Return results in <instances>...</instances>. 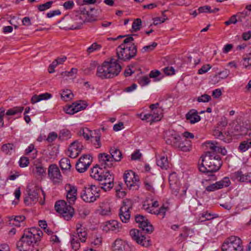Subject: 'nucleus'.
<instances>
[{"label": "nucleus", "instance_id": "1", "mask_svg": "<svg viewBox=\"0 0 251 251\" xmlns=\"http://www.w3.org/2000/svg\"><path fill=\"white\" fill-rule=\"evenodd\" d=\"M207 147L210 151H206L205 157L202 158V163L199 166L200 171L202 173L212 174L218 171L222 165V161L219 155L217 153L219 152V148L212 142H207Z\"/></svg>", "mask_w": 251, "mask_h": 251}, {"label": "nucleus", "instance_id": "2", "mask_svg": "<svg viewBox=\"0 0 251 251\" xmlns=\"http://www.w3.org/2000/svg\"><path fill=\"white\" fill-rule=\"evenodd\" d=\"M43 233L37 227L25 229L24 233L16 243L19 251H39L36 244L41 240Z\"/></svg>", "mask_w": 251, "mask_h": 251}, {"label": "nucleus", "instance_id": "3", "mask_svg": "<svg viewBox=\"0 0 251 251\" xmlns=\"http://www.w3.org/2000/svg\"><path fill=\"white\" fill-rule=\"evenodd\" d=\"M133 38L129 36L123 41V43L116 49L117 63L127 62L134 58L137 54V46L132 43Z\"/></svg>", "mask_w": 251, "mask_h": 251}, {"label": "nucleus", "instance_id": "4", "mask_svg": "<svg viewBox=\"0 0 251 251\" xmlns=\"http://www.w3.org/2000/svg\"><path fill=\"white\" fill-rule=\"evenodd\" d=\"M121 70V65L112 57L109 61H104L98 66L96 75L101 79L113 78L118 75Z\"/></svg>", "mask_w": 251, "mask_h": 251}, {"label": "nucleus", "instance_id": "5", "mask_svg": "<svg viewBox=\"0 0 251 251\" xmlns=\"http://www.w3.org/2000/svg\"><path fill=\"white\" fill-rule=\"evenodd\" d=\"M89 16V12L84 10L80 12H75L73 13L69 19H67L66 23L68 26L66 28L68 29L74 30L79 29L81 25L86 22H90L95 20V19L87 18Z\"/></svg>", "mask_w": 251, "mask_h": 251}, {"label": "nucleus", "instance_id": "6", "mask_svg": "<svg viewBox=\"0 0 251 251\" xmlns=\"http://www.w3.org/2000/svg\"><path fill=\"white\" fill-rule=\"evenodd\" d=\"M166 142L175 148L182 151H189L191 150V141L182 139L178 134H171L166 138Z\"/></svg>", "mask_w": 251, "mask_h": 251}, {"label": "nucleus", "instance_id": "7", "mask_svg": "<svg viewBox=\"0 0 251 251\" xmlns=\"http://www.w3.org/2000/svg\"><path fill=\"white\" fill-rule=\"evenodd\" d=\"M222 251H243V246L241 239L232 236L227 238L222 246Z\"/></svg>", "mask_w": 251, "mask_h": 251}, {"label": "nucleus", "instance_id": "8", "mask_svg": "<svg viewBox=\"0 0 251 251\" xmlns=\"http://www.w3.org/2000/svg\"><path fill=\"white\" fill-rule=\"evenodd\" d=\"M100 189L96 185H92L85 187L81 192V198L86 202H93L99 198Z\"/></svg>", "mask_w": 251, "mask_h": 251}, {"label": "nucleus", "instance_id": "9", "mask_svg": "<svg viewBox=\"0 0 251 251\" xmlns=\"http://www.w3.org/2000/svg\"><path fill=\"white\" fill-rule=\"evenodd\" d=\"M76 234L72 235L71 237V245L72 248L75 250H78L80 246L79 239L82 243L85 242L87 236V233L84 227H82L80 224H76Z\"/></svg>", "mask_w": 251, "mask_h": 251}, {"label": "nucleus", "instance_id": "10", "mask_svg": "<svg viewBox=\"0 0 251 251\" xmlns=\"http://www.w3.org/2000/svg\"><path fill=\"white\" fill-rule=\"evenodd\" d=\"M54 208L55 210L67 221L70 220L74 215L73 207L71 205H68L67 202L64 200L56 201Z\"/></svg>", "mask_w": 251, "mask_h": 251}, {"label": "nucleus", "instance_id": "11", "mask_svg": "<svg viewBox=\"0 0 251 251\" xmlns=\"http://www.w3.org/2000/svg\"><path fill=\"white\" fill-rule=\"evenodd\" d=\"M125 183L130 189L137 190L139 187L138 176L131 170L126 171L124 175Z\"/></svg>", "mask_w": 251, "mask_h": 251}, {"label": "nucleus", "instance_id": "12", "mask_svg": "<svg viewBox=\"0 0 251 251\" xmlns=\"http://www.w3.org/2000/svg\"><path fill=\"white\" fill-rule=\"evenodd\" d=\"M157 201H152L151 203H144L143 205L144 209L151 214L160 215L162 218H163L165 215L166 212L168 210V207L162 205L160 208L157 209L158 206Z\"/></svg>", "mask_w": 251, "mask_h": 251}, {"label": "nucleus", "instance_id": "13", "mask_svg": "<svg viewBox=\"0 0 251 251\" xmlns=\"http://www.w3.org/2000/svg\"><path fill=\"white\" fill-rule=\"evenodd\" d=\"M132 208V202L130 200L126 199L120 209L119 217L123 223H127L130 218V209Z\"/></svg>", "mask_w": 251, "mask_h": 251}, {"label": "nucleus", "instance_id": "14", "mask_svg": "<svg viewBox=\"0 0 251 251\" xmlns=\"http://www.w3.org/2000/svg\"><path fill=\"white\" fill-rule=\"evenodd\" d=\"M48 176L54 184H59L62 181V176L58 166L55 164H52L49 166Z\"/></svg>", "mask_w": 251, "mask_h": 251}, {"label": "nucleus", "instance_id": "15", "mask_svg": "<svg viewBox=\"0 0 251 251\" xmlns=\"http://www.w3.org/2000/svg\"><path fill=\"white\" fill-rule=\"evenodd\" d=\"M65 189L66 191V199L70 205L75 203L77 199V187L70 183L65 185Z\"/></svg>", "mask_w": 251, "mask_h": 251}, {"label": "nucleus", "instance_id": "16", "mask_svg": "<svg viewBox=\"0 0 251 251\" xmlns=\"http://www.w3.org/2000/svg\"><path fill=\"white\" fill-rule=\"evenodd\" d=\"M136 223H139V227L146 233H151L153 230L152 226L148 220L142 215H136L135 217Z\"/></svg>", "mask_w": 251, "mask_h": 251}, {"label": "nucleus", "instance_id": "17", "mask_svg": "<svg viewBox=\"0 0 251 251\" xmlns=\"http://www.w3.org/2000/svg\"><path fill=\"white\" fill-rule=\"evenodd\" d=\"M92 162V157L90 155H83L76 163L75 168L79 173L84 172L89 167Z\"/></svg>", "mask_w": 251, "mask_h": 251}, {"label": "nucleus", "instance_id": "18", "mask_svg": "<svg viewBox=\"0 0 251 251\" xmlns=\"http://www.w3.org/2000/svg\"><path fill=\"white\" fill-rule=\"evenodd\" d=\"M230 184L229 178L225 177L220 181H217L215 183L210 184L205 187V190L207 192H213L222 189L224 187H228Z\"/></svg>", "mask_w": 251, "mask_h": 251}, {"label": "nucleus", "instance_id": "19", "mask_svg": "<svg viewBox=\"0 0 251 251\" xmlns=\"http://www.w3.org/2000/svg\"><path fill=\"white\" fill-rule=\"evenodd\" d=\"M99 165L103 168L107 169L113 166L114 161L111 156L106 153H100L98 155Z\"/></svg>", "mask_w": 251, "mask_h": 251}, {"label": "nucleus", "instance_id": "20", "mask_svg": "<svg viewBox=\"0 0 251 251\" xmlns=\"http://www.w3.org/2000/svg\"><path fill=\"white\" fill-rule=\"evenodd\" d=\"M30 170L33 175L38 178H41L46 175V169L40 164H34Z\"/></svg>", "mask_w": 251, "mask_h": 251}, {"label": "nucleus", "instance_id": "21", "mask_svg": "<svg viewBox=\"0 0 251 251\" xmlns=\"http://www.w3.org/2000/svg\"><path fill=\"white\" fill-rule=\"evenodd\" d=\"M38 190L37 189H29L28 191V196L24 199V202L26 205L35 204L38 201Z\"/></svg>", "mask_w": 251, "mask_h": 251}, {"label": "nucleus", "instance_id": "22", "mask_svg": "<svg viewBox=\"0 0 251 251\" xmlns=\"http://www.w3.org/2000/svg\"><path fill=\"white\" fill-rule=\"evenodd\" d=\"M121 228V223L116 220H111L105 222L103 229L106 231L111 230L118 232Z\"/></svg>", "mask_w": 251, "mask_h": 251}, {"label": "nucleus", "instance_id": "23", "mask_svg": "<svg viewBox=\"0 0 251 251\" xmlns=\"http://www.w3.org/2000/svg\"><path fill=\"white\" fill-rule=\"evenodd\" d=\"M186 119L191 124H195L201 120V117L196 109H192L186 114Z\"/></svg>", "mask_w": 251, "mask_h": 251}, {"label": "nucleus", "instance_id": "24", "mask_svg": "<svg viewBox=\"0 0 251 251\" xmlns=\"http://www.w3.org/2000/svg\"><path fill=\"white\" fill-rule=\"evenodd\" d=\"M110 156L114 162L120 161L122 158V153L121 151L116 147L111 148L109 150Z\"/></svg>", "mask_w": 251, "mask_h": 251}, {"label": "nucleus", "instance_id": "25", "mask_svg": "<svg viewBox=\"0 0 251 251\" xmlns=\"http://www.w3.org/2000/svg\"><path fill=\"white\" fill-rule=\"evenodd\" d=\"M98 180L100 181V185L114 183V177L107 171L104 174H103V176H101Z\"/></svg>", "mask_w": 251, "mask_h": 251}, {"label": "nucleus", "instance_id": "26", "mask_svg": "<svg viewBox=\"0 0 251 251\" xmlns=\"http://www.w3.org/2000/svg\"><path fill=\"white\" fill-rule=\"evenodd\" d=\"M51 97V94L47 92L41 94L39 95H34L32 97L31 99V102L32 104H35V103L39 102L41 100H47L48 99H50Z\"/></svg>", "mask_w": 251, "mask_h": 251}, {"label": "nucleus", "instance_id": "27", "mask_svg": "<svg viewBox=\"0 0 251 251\" xmlns=\"http://www.w3.org/2000/svg\"><path fill=\"white\" fill-rule=\"evenodd\" d=\"M102 168L103 167H101L99 165V164L96 165L91 169L90 176L97 180L100 179V177L103 176V175H102Z\"/></svg>", "mask_w": 251, "mask_h": 251}, {"label": "nucleus", "instance_id": "28", "mask_svg": "<svg viewBox=\"0 0 251 251\" xmlns=\"http://www.w3.org/2000/svg\"><path fill=\"white\" fill-rule=\"evenodd\" d=\"M248 173L243 174L241 171H237L231 175V178L239 182H247Z\"/></svg>", "mask_w": 251, "mask_h": 251}, {"label": "nucleus", "instance_id": "29", "mask_svg": "<svg viewBox=\"0 0 251 251\" xmlns=\"http://www.w3.org/2000/svg\"><path fill=\"white\" fill-rule=\"evenodd\" d=\"M156 164L158 166L163 170H167L169 168V163L167 157L164 156H161L159 159H157Z\"/></svg>", "mask_w": 251, "mask_h": 251}, {"label": "nucleus", "instance_id": "30", "mask_svg": "<svg viewBox=\"0 0 251 251\" xmlns=\"http://www.w3.org/2000/svg\"><path fill=\"white\" fill-rule=\"evenodd\" d=\"M151 123H152L154 122H157L160 121L163 115H162V110L159 108L157 110H155L154 111L151 112Z\"/></svg>", "mask_w": 251, "mask_h": 251}, {"label": "nucleus", "instance_id": "31", "mask_svg": "<svg viewBox=\"0 0 251 251\" xmlns=\"http://www.w3.org/2000/svg\"><path fill=\"white\" fill-rule=\"evenodd\" d=\"M16 146L12 143L4 144L1 147L2 151L6 154H11L15 151Z\"/></svg>", "mask_w": 251, "mask_h": 251}, {"label": "nucleus", "instance_id": "32", "mask_svg": "<svg viewBox=\"0 0 251 251\" xmlns=\"http://www.w3.org/2000/svg\"><path fill=\"white\" fill-rule=\"evenodd\" d=\"M72 105L75 111H76V113L82 110L85 109L88 106L85 101L81 100H78L75 102L72 103Z\"/></svg>", "mask_w": 251, "mask_h": 251}, {"label": "nucleus", "instance_id": "33", "mask_svg": "<svg viewBox=\"0 0 251 251\" xmlns=\"http://www.w3.org/2000/svg\"><path fill=\"white\" fill-rule=\"evenodd\" d=\"M59 165L62 170H70L71 165L69 158H63L59 161Z\"/></svg>", "mask_w": 251, "mask_h": 251}, {"label": "nucleus", "instance_id": "34", "mask_svg": "<svg viewBox=\"0 0 251 251\" xmlns=\"http://www.w3.org/2000/svg\"><path fill=\"white\" fill-rule=\"evenodd\" d=\"M72 137L71 132L67 129H63L60 130L58 136V139L60 140H67Z\"/></svg>", "mask_w": 251, "mask_h": 251}, {"label": "nucleus", "instance_id": "35", "mask_svg": "<svg viewBox=\"0 0 251 251\" xmlns=\"http://www.w3.org/2000/svg\"><path fill=\"white\" fill-rule=\"evenodd\" d=\"M98 63L97 62L94 61H92L90 64L89 67L84 70V73L86 75H90L93 74L95 69L98 66Z\"/></svg>", "mask_w": 251, "mask_h": 251}, {"label": "nucleus", "instance_id": "36", "mask_svg": "<svg viewBox=\"0 0 251 251\" xmlns=\"http://www.w3.org/2000/svg\"><path fill=\"white\" fill-rule=\"evenodd\" d=\"M73 97L74 94L69 89L63 90L61 94V98L62 100L66 101L71 100L73 98Z\"/></svg>", "mask_w": 251, "mask_h": 251}, {"label": "nucleus", "instance_id": "37", "mask_svg": "<svg viewBox=\"0 0 251 251\" xmlns=\"http://www.w3.org/2000/svg\"><path fill=\"white\" fill-rule=\"evenodd\" d=\"M10 218V221H13L12 224L17 226H20L21 225L20 223L23 222L25 219V217L23 215L17 216L15 217L12 216Z\"/></svg>", "mask_w": 251, "mask_h": 251}, {"label": "nucleus", "instance_id": "38", "mask_svg": "<svg viewBox=\"0 0 251 251\" xmlns=\"http://www.w3.org/2000/svg\"><path fill=\"white\" fill-rule=\"evenodd\" d=\"M251 148V141H242L239 145L238 149L242 152H245Z\"/></svg>", "mask_w": 251, "mask_h": 251}, {"label": "nucleus", "instance_id": "39", "mask_svg": "<svg viewBox=\"0 0 251 251\" xmlns=\"http://www.w3.org/2000/svg\"><path fill=\"white\" fill-rule=\"evenodd\" d=\"M95 136L91 134V141L96 148H100L101 147V143L100 141V135L98 133H96L95 131Z\"/></svg>", "mask_w": 251, "mask_h": 251}, {"label": "nucleus", "instance_id": "40", "mask_svg": "<svg viewBox=\"0 0 251 251\" xmlns=\"http://www.w3.org/2000/svg\"><path fill=\"white\" fill-rule=\"evenodd\" d=\"M136 242L140 244L143 247H147L151 245L150 240L148 239L145 235H141L139 239L136 241Z\"/></svg>", "mask_w": 251, "mask_h": 251}, {"label": "nucleus", "instance_id": "41", "mask_svg": "<svg viewBox=\"0 0 251 251\" xmlns=\"http://www.w3.org/2000/svg\"><path fill=\"white\" fill-rule=\"evenodd\" d=\"M91 131L87 128H81L78 132V135L80 136H83L86 140L90 139Z\"/></svg>", "mask_w": 251, "mask_h": 251}, {"label": "nucleus", "instance_id": "42", "mask_svg": "<svg viewBox=\"0 0 251 251\" xmlns=\"http://www.w3.org/2000/svg\"><path fill=\"white\" fill-rule=\"evenodd\" d=\"M24 110V107L18 106L8 109L6 113L7 115H15L18 113H21Z\"/></svg>", "mask_w": 251, "mask_h": 251}, {"label": "nucleus", "instance_id": "43", "mask_svg": "<svg viewBox=\"0 0 251 251\" xmlns=\"http://www.w3.org/2000/svg\"><path fill=\"white\" fill-rule=\"evenodd\" d=\"M213 215H214L211 213L206 211L201 214V217L200 218V220H201V222H203L205 221L211 220L215 218L218 217L217 215H215V216H213Z\"/></svg>", "mask_w": 251, "mask_h": 251}, {"label": "nucleus", "instance_id": "44", "mask_svg": "<svg viewBox=\"0 0 251 251\" xmlns=\"http://www.w3.org/2000/svg\"><path fill=\"white\" fill-rule=\"evenodd\" d=\"M77 73V69L72 68L70 71H65L62 72L60 73V75L62 77L65 76H73L75 75H76Z\"/></svg>", "mask_w": 251, "mask_h": 251}, {"label": "nucleus", "instance_id": "45", "mask_svg": "<svg viewBox=\"0 0 251 251\" xmlns=\"http://www.w3.org/2000/svg\"><path fill=\"white\" fill-rule=\"evenodd\" d=\"M123 184L119 182L118 185L116 187L115 190L117 196L119 198L124 197L126 195V193L124 191H121L123 188Z\"/></svg>", "mask_w": 251, "mask_h": 251}, {"label": "nucleus", "instance_id": "46", "mask_svg": "<svg viewBox=\"0 0 251 251\" xmlns=\"http://www.w3.org/2000/svg\"><path fill=\"white\" fill-rule=\"evenodd\" d=\"M32 152H33L32 157L34 159L36 157L38 151L36 149H35L34 146L33 144H30L25 150V153L26 154L28 155Z\"/></svg>", "mask_w": 251, "mask_h": 251}, {"label": "nucleus", "instance_id": "47", "mask_svg": "<svg viewBox=\"0 0 251 251\" xmlns=\"http://www.w3.org/2000/svg\"><path fill=\"white\" fill-rule=\"evenodd\" d=\"M101 48L100 45L98 44L97 43H94L91 46L87 49V52L88 54H90L95 51L100 50Z\"/></svg>", "mask_w": 251, "mask_h": 251}, {"label": "nucleus", "instance_id": "48", "mask_svg": "<svg viewBox=\"0 0 251 251\" xmlns=\"http://www.w3.org/2000/svg\"><path fill=\"white\" fill-rule=\"evenodd\" d=\"M53 3L52 1H49L45 3L40 4L38 6V9L40 11H44L50 8Z\"/></svg>", "mask_w": 251, "mask_h": 251}, {"label": "nucleus", "instance_id": "49", "mask_svg": "<svg viewBox=\"0 0 251 251\" xmlns=\"http://www.w3.org/2000/svg\"><path fill=\"white\" fill-rule=\"evenodd\" d=\"M130 235L133 240L137 241L139 239L142 233L137 229H132L130 231Z\"/></svg>", "mask_w": 251, "mask_h": 251}, {"label": "nucleus", "instance_id": "50", "mask_svg": "<svg viewBox=\"0 0 251 251\" xmlns=\"http://www.w3.org/2000/svg\"><path fill=\"white\" fill-rule=\"evenodd\" d=\"M157 43L156 42H153L152 44L144 46L141 50L142 53L146 52H149L152 51L157 46Z\"/></svg>", "mask_w": 251, "mask_h": 251}, {"label": "nucleus", "instance_id": "51", "mask_svg": "<svg viewBox=\"0 0 251 251\" xmlns=\"http://www.w3.org/2000/svg\"><path fill=\"white\" fill-rule=\"evenodd\" d=\"M142 21L140 19H135L132 23V28L135 31L139 30L141 26Z\"/></svg>", "mask_w": 251, "mask_h": 251}, {"label": "nucleus", "instance_id": "52", "mask_svg": "<svg viewBox=\"0 0 251 251\" xmlns=\"http://www.w3.org/2000/svg\"><path fill=\"white\" fill-rule=\"evenodd\" d=\"M243 65L246 68L251 66V53L246 54L243 57Z\"/></svg>", "mask_w": 251, "mask_h": 251}, {"label": "nucleus", "instance_id": "53", "mask_svg": "<svg viewBox=\"0 0 251 251\" xmlns=\"http://www.w3.org/2000/svg\"><path fill=\"white\" fill-rule=\"evenodd\" d=\"M211 100L210 96L207 94H203L199 97L197 101L199 102H207Z\"/></svg>", "mask_w": 251, "mask_h": 251}, {"label": "nucleus", "instance_id": "54", "mask_svg": "<svg viewBox=\"0 0 251 251\" xmlns=\"http://www.w3.org/2000/svg\"><path fill=\"white\" fill-rule=\"evenodd\" d=\"M250 12L249 11H244L242 12H239L236 14L237 17L238 18V21L242 22L243 19H245L247 16H249Z\"/></svg>", "mask_w": 251, "mask_h": 251}, {"label": "nucleus", "instance_id": "55", "mask_svg": "<svg viewBox=\"0 0 251 251\" xmlns=\"http://www.w3.org/2000/svg\"><path fill=\"white\" fill-rule=\"evenodd\" d=\"M19 165L21 167H25L29 164V160L26 157H22L19 160Z\"/></svg>", "mask_w": 251, "mask_h": 251}, {"label": "nucleus", "instance_id": "56", "mask_svg": "<svg viewBox=\"0 0 251 251\" xmlns=\"http://www.w3.org/2000/svg\"><path fill=\"white\" fill-rule=\"evenodd\" d=\"M229 74V71L227 69H225L224 71L218 73L216 75V76H219V77L222 79H225L228 76Z\"/></svg>", "mask_w": 251, "mask_h": 251}, {"label": "nucleus", "instance_id": "57", "mask_svg": "<svg viewBox=\"0 0 251 251\" xmlns=\"http://www.w3.org/2000/svg\"><path fill=\"white\" fill-rule=\"evenodd\" d=\"M211 68L209 64H206L202 66L201 68L198 70L199 74H203L206 73Z\"/></svg>", "mask_w": 251, "mask_h": 251}, {"label": "nucleus", "instance_id": "58", "mask_svg": "<svg viewBox=\"0 0 251 251\" xmlns=\"http://www.w3.org/2000/svg\"><path fill=\"white\" fill-rule=\"evenodd\" d=\"M236 18L237 16L236 15H232L228 21L225 22V24L227 26L231 24H236L237 21H238V20H237Z\"/></svg>", "mask_w": 251, "mask_h": 251}, {"label": "nucleus", "instance_id": "59", "mask_svg": "<svg viewBox=\"0 0 251 251\" xmlns=\"http://www.w3.org/2000/svg\"><path fill=\"white\" fill-rule=\"evenodd\" d=\"M67 59L66 56H63L62 57H57L52 62L55 63V65L57 66L58 65L62 64Z\"/></svg>", "mask_w": 251, "mask_h": 251}, {"label": "nucleus", "instance_id": "60", "mask_svg": "<svg viewBox=\"0 0 251 251\" xmlns=\"http://www.w3.org/2000/svg\"><path fill=\"white\" fill-rule=\"evenodd\" d=\"M145 187L147 190L152 193H155V190L154 188L153 187L152 184L147 181H146L145 182Z\"/></svg>", "mask_w": 251, "mask_h": 251}, {"label": "nucleus", "instance_id": "61", "mask_svg": "<svg viewBox=\"0 0 251 251\" xmlns=\"http://www.w3.org/2000/svg\"><path fill=\"white\" fill-rule=\"evenodd\" d=\"M150 82V78L147 76H143L139 79L140 84L142 86L148 84Z\"/></svg>", "mask_w": 251, "mask_h": 251}, {"label": "nucleus", "instance_id": "62", "mask_svg": "<svg viewBox=\"0 0 251 251\" xmlns=\"http://www.w3.org/2000/svg\"><path fill=\"white\" fill-rule=\"evenodd\" d=\"M57 137V134L54 132H52L49 133L47 140L49 142H52L54 141Z\"/></svg>", "mask_w": 251, "mask_h": 251}, {"label": "nucleus", "instance_id": "63", "mask_svg": "<svg viewBox=\"0 0 251 251\" xmlns=\"http://www.w3.org/2000/svg\"><path fill=\"white\" fill-rule=\"evenodd\" d=\"M142 156L141 153L139 150H136L134 153L131 154V159L132 160L139 159Z\"/></svg>", "mask_w": 251, "mask_h": 251}, {"label": "nucleus", "instance_id": "64", "mask_svg": "<svg viewBox=\"0 0 251 251\" xmlns=\"http://www.w3.org/2000/svg\"><path fill=\"white\" fill-rule=\"evenodd\" d=\"M74 6V2L72 0L66 1L63 4V6L66 9H71L73 8Z\"/></svg>", "mask_w": 251, "mask_h": 251}]
</instances>
